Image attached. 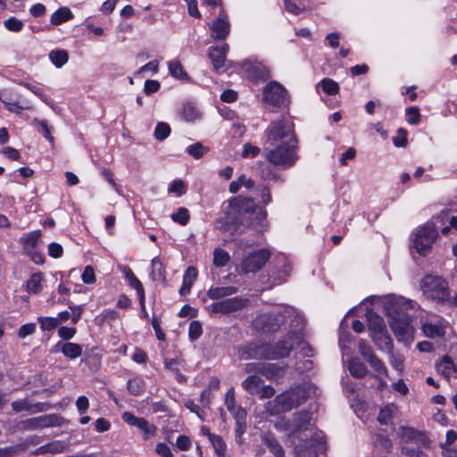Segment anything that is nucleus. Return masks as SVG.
<instances>
[{"mask_svg": "<svg viewBox=\"0 0 457 457\" xmlns=\"http://www.w3.org/2000/svg\"><path fill=\"white\" fill-rule=\"evenodd\" d=\"M49 59L55 67L61 68L67 63L69 54L68 52L63 49L53 50L49 53Z\"/></svg>", "mask_w": 457, "mask_h": 457, "instance_id": "c9c22d12", "label": "nucleus"}, {"mask_svg": "<svg viewBox=\"0 0 457 457\" xmlns=\"http://www.w3.org/2000/svg\"><path fill=\"white\" fill-rule=\"evenodd\" d=\"M145 381L141 378L129 379L127 388L130 395L137 396L145 391Z\"/></svg>", "mask_w": 457, "mask_h": 457, "instance_id": "4c0bfd02", "label": "nucleus"}, {"mask_svg": "<svg viewBox=\"0 0 457 457\" xmlns=\"http://www.w3.org/2000/svg\"><path fill=\"white\" fill-rule=\"evenodd\" d=\"M136 427L143 432V437L145 440H148L152 436H154L156 433V427L149 423L145 418H141Z\"/></svg>", "mask_w": 457, "mask_h": 457, "instance_id": "ea45409f", "label": "nucleus"}, {"mask_svg": "<svg viewBox=\"0 0 457 457\" xmlns=\"http://www.w3.org/2000/svg\"><path fill=\"white\" fill-rule=\"evenodd\" d=\"M170 134V127L165 122H158L154 129V137L162 141L166 139Z\"/></svg>", "mask_w": 457, "mask_h": 457, "instance_id": "5fc2aeb1", "label": "nucleus"}, {"mask_svg": "<svg viewBox=\"0 0 457 457\" xmlns=\"http://www.w3.org/2000/svg\"><path fill=\"white\" fill-rule=\"evenodd\" d=\"M229 254L223 249L218 248L213 252V264L216 267H224L229 262Z\"/></svg>", "mask_w": 457, "mask_h": 457, "instance_id": "a18cd8bd", "label": "nucleus"}, {"mask_svg": "<svg viewBox=\"0 0 457 457\" xmlns=\"http://www.w3.org/2000/svg\"><path fill=\"white\" fill-rule=\"evenodd\" d=\"M367 362L370 364V366L373 369L375 372H377L378 375L387 377V369L385 365V363L382 361L381 359H379L377 355L373 356L370 360L367 361Z\"/></svg>", "mask_w": 457, "mask_h": 457, "instance_id": "49530a36", "label": "nucleus"}, {"mask_svg": "<svg viewBox=\"0 0 457 457\" xmlns=\"http://www.w3.org/2000/svg\"><path fill=\"white\" fill-rule=\"evenodd\" d=\"M407 121L409 124L416 125L420 120V113L418 107H409L405 110Z\"/></svg>", "mask_w": 457, "mask_h": 457, "instance_id": "0e129e2a", "label": "nucleus"}, {"mask_svg": "<svg viewBox=\"0 0 457 457\" xmlns=\"http://www.w3.org/2000/svg\"><path fill=\"white\" fill-rule=\"evenodd\" d=\"M389 325L398 340H405L411 333V320L407 315L393 317Z\"/></svg>", "mask_w": 457, "mask_h": 457, "instance_id": "6ab92c4d", "label": "nucleus"}, {"mask_svg": "<svg viewBox=\"0 0 457 457\" xmlns=\"http://www.w3.org/2000/svg\"><path fill=\"white\" fill-rule=\"evenodd\" d=\"M41 237L40 230L30 231L26 234L21 240L23 242V247L25 251H29L30 249H36L37 245V242Z\"/></svg>", "mask_w": 457, "mask_h": 457, "instance_id": "f704fd0d", "label": "nucleus"}, {"mask_svg": "<svg viewBox=\"0 0 457 457\" xmlns=\"http://www.w3.org/2000/svg\"><path fill=\"white\" fill-rule=\"evenodd\" d=\"M4 25L10 31L20 32L23 29L24 23L16 17H10L4 21Z\"/></svg>", "mask_w": 457, "mask_h": 457, "instance_id": "bf43d9fd", "label": "nucleus"}, {"mask_svg": "<svg viewBox=\"0 0 457 457\" xmlns=\"http://www.w3.org/2000/svg\"><path fill=\"white\" fill-rule=\"evenodd\" d=\"M228 51V45L211 46L208 50V56L212 61L213 69L217 73H220L225 64L226 54Z\"/></svg>", "mask_w": 457, "mask_h": 457, "instance_id": "aec40b11", "label": "nucleus"}, {"mask_svg": "<svg viewBox=\"0 0 457 457\" xmlns=\"http://www.w3.org/2000/svg\"><path fill=\"white\" fill-rule=\"evenodd\" d=\"M358 349L360 354L366 361L376 355L371 346L364 339L359 341Z\"/></svg>", "mask_w": 457, "mask_h": 457, "instance_id": "4d7b16f0", "label": "nucleus"}, {"mask_svg": "<svg viewBox=\"0 0 457 457\" xmlns=\"http://www.w3.org/2000/svg\"><path fill=\"white\" fill-rule=\"evenodd\" d=\"M66 444L64 442L56 440L39 446L31 454L37 456L46 453H59L64 452Z\"/></svg>", "mask_w": 457, "mask_h": 457, "instance_id": "c85d7f7f", "label": "nucleus"}, {"mask_svg": "<svg viewBox=\"0 0 457 457\" xmlns=\"http://www.w3.org/2000/svg\"><path fill=\"white\" fill-rule=\"evenodd\" d=\"M56 351L60 350L62 353L69 359H76L82 354V346L76 343L59 342L55 345Z\"/></svg>", "mask_w": 457, "mask_h": 457, "instance_id": "cd10ccee", "label": "nucleus"}, {"mask_svg": "<svg viewBox=\"0 0 457 457\" xmlns=\"http://www.w3.org/2000/svg\"><path fill=\"white\" fill-rule=\"evenodd\" d=\"M62 418L55 414L42 415L38 417L29 418L22 422L25 429L37 430L48 427L59 426Z\"/></svg>", "mask_w": 457, "mask_h": 457, "instance_id": "a211bd4d", "label": "nucleus"}, {"mask_svg": "<svg viewBox=\"0 0 457 457\" xmlns=\"http://www.w3.org/2000/svg\"><path fill=\"white\" fill-rule=\"evenodd\" d=\"M437 237L438 229L435 223L433 221L427 222L414 233L412 247L420 255L426 256L430 252Z\"/></svg>", "mask_w": 457, "mask_h": 457, "instance_id": "39448f33", "label": "nucleus"}, {"mask_svg": "<svg viewBox=\"0 0 457 457\" xmlns=\"http://www.w3.org/2000/svg\"><path fill=\"white\" fill-rule=\"evenodd\" d=\"M270 253L267 249L257 250L246 257L241 262V270L244 273H255L259 271L269 261Z\"/></svg>", "mask_w": 457, "mask_h": 457, "instance_id": "f8f14e48", "label": "nucleus"}, {"mask_svg": "<svg viewBox=\"0 0 457 457\" xmlns=\"http://www.w3.org/2000/svg\"><path fill=\"white\" fill-rule=\"evenodd\" d=\"M311 385L306 383L300 384L287 390L293 399L295 408L306 402L309 397Z\"/></svg>", "mask_w": 457, "mask_h": 457, "instance_id": "4be33fe9", "label": "nucleus"}, {"mask_svg": "<svg viewBox=\"0 0 457 457\" xmlns=\"http://www.w3.org/2000/svg\"><path fill=\"white\" fill-rule=\"evenodd\" d=\"M286 314L283 312H269L258 315L253 319L252 327L262 333H274L285 323Z\"/></svg>", "mask_w": 457, "mask_h": 457, "instance_id": "6e6552de", "label": "nucleus"}, {"mask_svg": "<svg viewBox=\"0 0 457 457\" xmlns=\"http://www.w3.org/2000/svg\"><path fill=\"white\" fill-rule=\"evenodd\" d=\"M367 320L370 335L386 329L384 319L372 311L367 312Z\"/></svg>", "mask_w": 457, "mask_h": 457, "instance_id": "c756f323", "label": "nucleus"}, {"mask_svg": "<svg viewBox=\"0 0 457 457\" xmlns=\"http://www.w3.org/2000/svg\"><path fill=\"white\" fill-rule=\"evenodd\" d=\"M259 174L261 179L263 180L278 181L281 179V176L270 166L261 168L259 170Z\"/></svg>", "mask_w": 457, "mask_h": 457, "instance_id": "6e6d98bb", "label": "nucleus"}, {"mask_svg": "<svg viewBox=\"0 0 457 457\" xmlns=\"http://www.w3.org/2000/svg\"><path fill=\"white\" fill-rule=\"evenodd\" d=\"M422 329L424 334L430 338L442 337L445 334V328L441 324L425 323Z\"/></svg>", "mask_w": 457, "mask_h": 457, "instance_id": "e433bc0d", "label": "nucleus"}, {"mask_svg": "<svg viewBox=\"0 0 457 457\" xmlns=\"http://www.w3.org/2000/svg\"><path fill=\"white\" fill-rule=\"evenodd\" d=\"M119 314L115 310H104L99 315L96 316L95 323L102 327L104 323H111L118 318Z\"/></svg>", "mask_w": 457, "mask_h": 457, "instance_id": "a19ab883", "label": "nucleus"}, {"mask_svg": "<svg viewBox=\"0 0 457 457\" xmlns=\"http://www.w3.org/2000/svg\"><path fill=\"white\" fill-rule=\"evenodd\" d=\"M323 91L329 96H335L339 91L338 84L331 79H324L320 81Z\"/></svg>", "mask_w": 457, "mask_h": 457, "instance_id": "864d4df0", "label": "nucleus"}, {"mask_svg": "<svg viewBox=\"0 0 457 457\" xmlns=\"http://www.w3.org/2000/svg\"><path fill=\"white\" fill-rule=\"evenodd\" d=\"M211 37L214 40H224L229 34L230 23L225 12L221 10L220 15L210 24Z\"/></svg>", "mask_w": 457, "mask_h": 457, "instance_id": "dca6fc26", "label": "nucleus"}, {"mask_svg": "<svg viewBox=\"0 0 457 457\" xmlns=\"http://www.w3.org/2000/svg\"><path fill=\"white\" fill-rule=\"evenodd\" d=\"M73 18V13L68 7H60L50 17L51 25H61Z\"/></svg>", "mask_w": 457, "mask_h": 457, "instance_id": "2f4dec72", "label": "nucleus"}, {"mask_svg": "<svg viewBox=\"0 0 457 457\" xmlns=\"http://www.w3.org/2000/svg\"><path fill=\"white\" fill-rule=\"evenodd\" d=\"M311 420L312 413L303 410L294 413L292 421L286 422L282 426L284 430L288 431L287 438L291 440L292 444H295V441L308 431Z\"/></svg>", "mask_w": 457, "mask_h": 457, "instance_id": "423d86ee", "label": "nucleus"}, {"mask_svg": "<svg viewBox=\"0 0 457 457\" xmlns=\"http://www.w3.org/2000/svg\"><path fill=\"white\" fill-rule=\"evenodd\" d=\"M270 343H249L238 349L239 358L242 360H270Z\"/></svg>", "mask_w": 457, "mask_h": 457, "instance_id": "9d476101", "label": "nucleus"}, {"mask_svg": "<svg viewBox=\"0 0 457 457\" xmlns=\"http://www.w3.org/2000/svg\"><path fill=\"white\" fill-rule=\"evenodd\" d=\"M420 288L426 297L436 303L441 304L448 299V283L442 277L426 275L420 281Z\"/></svg>", "mask_w": 457, "mask_h": 457, "instance_id": "20e7f679", "label": "nucleus"}, {"mask_svg": "<svg viewBox=\"0 0 457 457\" xmlns=\"http://www.w3.org/2000/svg\"><path fill=\"white\" fill-rule=\"evenodd\" d=\"M325 444V435L321 430L310 431L303 435L300 439L292 444L295 446V453L300 456L303 452L309 448H318Z\"/></svg>", "mask_w": 457, "mask_h": 457, "instance_id": "4468645a", "label": "nucleus"}, {"mask_svg": "<svg viewBox=\"0 0 457 457\" xmlns=\"http://www.w3.org/2000/svg\"><path fill=\"white\" fill-rule=\"evenodd\" d=\"M232 204L238 209L245 223L257 231H262L267 227V212L258 208L253 198L238 195L230 199Z\"/></svg>", "mask_w": 457, "mask_h": 457, "instance_id": "f257e3e1", "label": "nucleus"}, {"mask_svg": "<svg viewBox=\"0 0 457 457\" xmlns=\"http://www.w3.org/2000/svg\"><path fill=\"white\" fill-rule=\"evenodd\" d=\"M390 353V364L397 371L402 372L404 369L403 357L399 353H394L393 351Z\"/></svg>", "mask_w": 457, "mask_h": 457, "instance_id": "69168bd1", "label": "nucleus"}, {"mask_svg": "<svg viewBox=\"0 0 457 457\" xmlns=\"http://www.w3.org/2000/svg\"><path fill=\"white\" fill-rule=\"evenodd\" d=\"M33 122L37 125L38 130L41 132L43 137H46L51 144H54V138L51 134V127L48 125L47 120H39L35 119Z\"/></svg>", "mask_w": 457, "mask_h": 457, "instance_id": "603ef678", "label": "nucleus"}, {"mask_svg": "<svg viewBox=\"0 0 457 457\" xmlns=\"http://www.w3.org/2000/svg\"><path fill=\"white\" fill-rule=\"evenodd\" d=\"M348 369L350 374L356 378H364L368 373L366 365L359 358L351 359L348 363Z\"/></svg>", "mask_w": 457, "mask_h": 457, "instance_id": "473e14b6", "label": "nucleus"}, {"mask_svg": "<svg viewBox=\"0 0 457 457\" xmlns=\"http://www.w3.org/2000/svg\"><path fill=\"white\" fill-rule=\"evenodd\" d=\"M267 411L271 415H277L279 413L287 412L295 408V405L291 398V395L287 391L278 395L274 401L267 403Z\"/></svg>", "mask_w": 457, "mask_h": 457, "instance_id": "f3484780", "label": "nucleus"}, {"mask_svg": "<svg viewBox=\"0 0 457 457\" xmlns=\"http://www.w3.org/2000/svg\"><path fill=\"white\" fill-rule=\"evenodd\" d=\"M187 121H193L197 117V110L191 104H185L181 112Z\"/></svg>", "mask_w": 457, "mask_h": 457, "instance_id": "338daca9", "label": "nucleus"}, {"mask_svg": "<svg viewBox=\"0 0 457 457\" xmlns=\"http://www.w3.org/2000/svg\"><path fill=\"white\" fill-rule=\"evenodd\" d=\"M25 87L37 96L44 103L54 109V104L49 101L42 88L29 83L25 84Z\"/></svg>", "mask_w": 457, "mask_h": 457, "instance_id": "e2e57ef3", "label": "nucleus"}, {"mask_svg": "<svg viewBox=\"0 0 457 457\" xmlns=\"http://www.w3.org/2000/svg\"><path fill=\"white\" fill-rule=\"evenodd\" d=\"M208 151L209 148L200 142L188 145L186 150V152L195 159L202 158L206 153H208Z\"/></svg>", "mask_w": 457, "mask_h": 457, "instance_id": "37998d69", "label": "nucleus"}, {"mask_svg": "<svg viewBox=\"0 0 457 457\" xmlns=\"http://www.w3.org/2000/svg\"><path fill=\"white\" fill-rule=\"evenodd\" d=\"M3 457H14L18 454L26 452V447L21 445L20 444L1 448Z\"/></svg>", "mask_w": 457, "mask_h": 457, "instance_id": "052dcab7", "label": "nucleus"}, {"mask_svg": "<svg viewBox=\"0 0 457 457\" xmlns=\"http://www.w3.org/2000/svg\"><path fill=\"white\" fill-rule=\"evenodd\" d=\"M436 367L437 372L445 377L447 380L450 379L453 374L457 373V365L447 354L445 355L438 363H436Z\"/></svg>", "mask_w": 457, "mask_h": 457, "instance_id": "bb28decb", "label": "nucleus"}, {"mask_svg": "<svg viewBox=\"0 0 457 457\" xmlns=\"http://www.w3.org/2000/svg\"><path fill=\"white\" fill-rule=\"evenodd\" d=\"M249 303V300L239 296L227 298L210 304L207 309L211 313L229 314L242 310Z\"/></svg>", "mask_w": 457, "mask_h": 457, "instance_id": "ddd939ff", "label": "nucleus"}, {"mask_svg": "<svg viewBox=\"0 0 457 457\" xmlns=\"http://www.w3.org/2000/svg\"><path fill=\"white\" fill-rule=\"evenodd\" d=\"M210 443L212 444L218 457H225L227 445L220 436L210 435Z\"/></svg>", "mask_w": 457, "mask_h": 457, "instance_id": "79ce46f5", "label": "nucleus"}, {"mask_svg": "<svg viewBox=\"0 0 457 457\" xmlns=\"http://www.w3.org/2000/svg\"><path fill=\"white\" fill-rule=\"evenodd\" d=\"M271 146L272 148L266 149L264 158L274 167L286 170L292 167L298 160L297 143H283Z\"/></svg>", "mask_w": 457, "mask_h": 457, "instance_id": "f03ea898", "label": "nucleus"}, {"mask_svg": "<svg viewBox=\"0 0 457 457\" xmlns=\"http://www.w3.org/2000/svg\"><path fill=\"white\" fill-rule=\"evenodd\" d=\"M189 218V212L185 207H179L176 212L171 214V220L182 226L188 223Z\"/></svg>", "mask_w": 457, "mask_h": 457, "instance_id": "3c124183", "label": "nucleus"}, {"mask_svg": "<svg viewBox=\"0 0 457 457\" xmlns=\"http://www.w3.org/2000/svg\"><path fill=\"white\" fill-rule=\"evenodd\" d=\"M37 321L40 324V328L43 331H51L57 328V326L59 325V320L57 318L53 317L40 316L37 318Z\"/></svg>", "mask_w": 457, "mask_h": 457, "instance_id": "8fccbe9b", "label": "nucleus"}, {"mask_svg": "<svg viewBox=\"0 0 457 457\" xmlns=\"http://www.w3.org/2000/svg\"><path fill=\"white\" fill-rule=\"evenodd\" d=\"M266 144L275 145L283 143H297L294 124L287 119H280L270 123L265 130Z\"/></svg>", "mask_w": 457, "mask_h": 457, "instance_id": "7ed1b4c3", "label": "nucleus"}, {"mask_svg": "<svg viewBox=\"0 0 457 457\" xmlns=\"http://www.w3.org/2000/svg\"><path fill=\"white\" fill-rule=\"evenodd\" d=\"M118 268L123 273L129 285L131 287L136 289V291L137 293L138 300L142 301V298H143L142 296H143V293H145V290H144L143 285L140 282V280L135 276L132 270L129 266L120 265Z\"/></svg>", "mask_w": 457, "mask_h": 457, "instance_id": "393cba45", "label": "nucleus"}, {"mask_svg": "<svg viewBox=\"0 0 457 457\" xmlns=\"http://www.w3.org/2000/svg\"><path fill=\"white\" fill-rule=\"evenodd\" d=\"M237 210L232 204V201L229 200L228 205L224 208L223 214L216 220V228L225 232L237 230L240 225L245 224L244 217H241Z\"/></svg>", "mask_w": 457, "mask_h": 457, "instance_id": "1a4fd4ad", "label": "nucleus"}, {"mask_svg": "<svg viewBox=\"0 0 457 457\" xmlns=\"http://www.w3.org/2000/svg\"><path fill=\"white\" fill-rule=\"evenodd\" d=\"M263 382V380L256 376V375H251L248 376L243 382L242 386L244 389H245L250 395H255L257 394L259 390V386Z\"/></svg>", "mask_w": 457, "mask_h": 457, "instance_id": "72a5a7b5", "label": "nucleus"}, {"mask_svg": "<svg viewBox=\"0 0 457 457\" xmlns=\"http://www.w3.org/2000/svg\"><path fill=\"white\" fill-rule=\"evenodd\" d=\"M237 292V287L233 286L228 287H212L207 291V296L210 299L217 300L226 296L232 295Z\"/></svg>", "mask_w": 457, "mask_h": 457, "instance_id": "7c9ffc66", "label": "nucleus"}, {"mask_svg": "<svg viewBox=\"0 0 457 457\" xmlns=\"http://www.w3.org/2000/svg\"><path fill=\"white\" fill-rule=\"evenodd\" d=\"M394 406H386L382 408L378 415V421L381 425H386L393 417Z\"/></svg>", "mask_w": 457, "mask_h": 457, "instance_id": "680f3d73", "label": "nucleus"}, {"mask_svg": "<svg viewBox=\"0 0 457 457\" xmlns=\"http://www.w3.org/2000/svg\"><path fill=\"white\" fill-rule=\"evenodd\" d=\"M81 279L85 284H94L96 282L95 270L92 266L87 265L85 267L84 271L81 275Z\"/></svg>", "mask_w": 457, "mask_h": 457, "instance_id": "774afa93", "label": "nucleus"}, {"mask_svg": "<svg viewBox=\"0 0 457 457\" xmlns=\"http://www.w3.org/2000/svg\"><path fill=\"white\" fill-rule=\"evenodd\" d=\"M263 100L276 107L287 106L288 102L287 91L279 83L271 81L264 87Z\"/></svg>", "mask_w": 457, "mask_h": 457, "instance_id": "9b49d317", "label": "nucleus"}, {"mask_svg": "<svg viewBox=\"0 0 457 457\" xmlns=\"http://www.w3.org/2000/svg\"><path fill=\"white\" fill-rule=\"evenodd\" d=\"M302 341V335L296 330L289 331L284 337L276 344H270V360H278L287 358L294 350V345Z\"/></svg>", "mask_w": 457, "mask_h": 457, "instance_id": "0eeeda50", "label": "nucleus"}, {"mask_svg": "<svg viewBox=\"0 0 457 457\" xmlns=\"http://www.w3.org/2000/svg\"><path fill=\"white\" fill-rule=\"evenodd\" d=\"M151 266L153 279L159 282H164L166 279L165 270L161 260L154 258L152 261Z\"/></svg>", "mask_w": 457, "mask_h": 457, "instance_id": "58836bf2", "label": "nucleus"}, {"mask_svg": "<svg viewBox=\"0 0 457 457\" xmlns=\"http://www.w3.org/2000/svg\"><path fill=\"white\" fill-rule=\"evenodd\" d=\"M42 277L39 273L33 274L27 281V291L29 293L37 294L41 288Z\"/></svg>", "mask_w": 457, "mask_h": 457, "instance_id": "09e8293b", "label": "nucleus"}, {"mask_svg": "<svg viewBox=\"0 0 457 457\" xmlns=\"http://www.w3.org/2000/svg\"><path fill=\"white\" fill-rule=\"evenodd\" d=\"M370 337L379 350L386 351L387 353H391L393 351V340L388 335L386 329L381 332L371 334Z\"/></svg>", "mask_w": 457, "mask_h": 457, "instance_id": "b1692460", "label": "nucleus"}, {"mask_svg": "<svg viewBox=\"0 0 457 457\" xmlns=\"http://www.w3.org/2000/svg\"><path fill=\"white\" fill-rule=\"evenodd\" d=\"M169 71L171 76L176 79H184L187 77L182 64L179 60H172L169 62Z\"/></svg>", "mask_w": 457, "mask_h": 457, "instance_id": "de8ad7c7", "label": "nucleus"}, {"mask_svg": "<svg viewBox=\"0 0 457 457\" xmlns=\"http://www.w3.org/2000/svg\"><path fill=\"white\" fill-rule=\"evenodd\" d=\"M262 441L275 457H285L286 453L283 446L272 433L263 434Z\"/></svg>", "mask_w": 457, "mask_h": 457, "instance_id": "5701e85b", "label": "nucleus"}, {"mask_svg": "<svg viewBox=\"0 0 457 457\" xmlns=\"http://www.w3.org/2000/svg\"><path fill=\"white\" fill-rule=\"evenodd\" d=\"M203 333L202 323L199 320H193L188 328V337L190 340H197Z\"/></svg>", "mask_w": 457, "mask_h": 457, "instance_id": "13d9d810", "label": "nucleus"}, {"mask_svg": "<svg viewBox=\"0 0 457 457\" xmlns=\"http://www.w3.org/2000/svg\"><path fill=\"white\" fill-rule=\"evenodd\" d=\"M242 69L248 79L253 81H266L270 78V71L262 62L246 60L242 62Z\"/></svg>", "mask_w": 457, "mask_h": 457, "instance_id": "2eb2a0df", "label": "nucleus"}, {"mask_svg": "<svg viewBox=\"0 0 457 457\" xmlns=\"http://www.w3.org/2000/svg\"><path fill=\"white\" fill-rule=\"evenodd\" d=\"M285 9L294 15H298L304 11H307V6L303 4H297L296 0H284Z\"/></svg>", "mask_w": 457, "mask_h": 457, "instance_id": "c03bdc74", "label": "nucleus"}, {"mask_svg": "<svg viewBox=\"0 0 457 457\" xmlns=\"http://www.w3.org/2000/svg\"><path fill=\"white\" fill-rule=\"evenodd\" d=\"M287 365L279 363H263L262 375L267 379L277 380L283 378L287 372Z\"/></svg>", "mask_w": 457, "mask_h": 457, "instance_id": "412c9836", "label": "nucleus"}, {"mask_svg": "<svg viewBox=\"0 0 457 457\" xmlns=\"http://www.w3.org/2000/svg\"><path fill=\"white\" fill-rule=\"evenodd\" d=\"M398 436L404 441L408 442H422L426 440V436L422 432L414 429L413 428L401 426L397 432Z\"/></svg>", "mask_w": 457, "mask_h": 457, "instance_id": "a878e982", "label": "nucleus"}]
</instances>
